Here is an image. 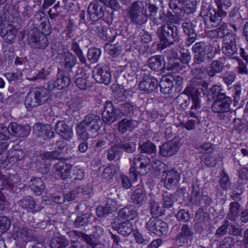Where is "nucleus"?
Here are the masks:
<instances>
[{
	"instance_id": "31",
	"label": "nucleus",
	"mask_w": 248,
	"mask_h": 248,
	"mask_svg": "<svg viewBox=\"0 0 248 248\" xmlns=\"http://www.w3.org/2000/svg\"><path fill=\"white\" fill-rule=\"evenodd\" d=\"M112 228L114 230H117L119 233L124 236L130 234L133 230L132 224L128 221L122 223L119 226H117L115 224H112Z\"/></svg>"
},
{
	"instance_id": "6",
	"label": "nucleus",
	"mask_w": 248,
	"mask_h": 248,
	"mask_svg": "<svg viewBox=\"0 0 248 248\" xmlns=\"http://www.w3.org/2000/svg\"><path fill=\"white\" fill-rule=\"evenodd\" d=\"M222 51L225 55L228 57L233 56L237 51L235 44V37L233 35L228 34L227 32L223 41Z\"/></svg>"
},
{
	"instance_id": "61",
	"label": "nucleus",
	"mask_w": 248,
	"mask_h": 248,
	"mask_svg": "<svg viewBox=\"0 0 248 248\" xmlns=\"http://www.w3.org/2000/svg\"><path fill=\"white\" fill-rule=\"evenodd\" d=\"M228 227L227 222L222 226H221L217 231L216 234L218 236H222L225 234L227 232V229Z\"/></svg>"
},
{
	"instance_id": "1",
	"label": "nucleus",
	"mask_w": 248,
	"mask_h": 248,
	"mask_svg": "<svg viewBox=\"0 0 248 248\" xmlns=\"http://www.w3.org/2000/svg\"><path fill=\"white\" fill-rule=\"evenodd\" d=\"M131 168L130 174L133 183L138 180V175H144L148 170L155 169L159 172L166 171L167 166L158 160L151 162L150 159L146 155L139 154L135 156L133 160L130 161Z\"/></svg>"
},
{
	"instance_id": "11",
	"label": "nucleus",
	"mask_w": 248,
	"mask_h": 248,
	"mask_svg": "<svg viewBox=\"0 0 248 248\" xmlns=\"http://www.w3.org/2000/svg\"><path fill=\"white\" fill-rule=\"evenodd\" d=\"M180 148V144L174 140L164 143L160 148V154L163 156H171L176 154Z\"/></svg>"
},
{
	"instance_id": "54",
	"label": "nucleus",
	"mask_w": 248,
	"mask_h": 248,
	"mask_svg": "<svg viewBox=\"0 0 248 248\" xmlns=\"http://www.w3.org/2000/svg\"><path fill=\"white\" fill-rule=\"evenodd\" d=\"M222 90L221 87L219 85L213 86L210 90V93L212 95V97H216V99H218V96L220 94H224L223 93H221Z\"/></svg>"
},
{
	"instance_id": "19",
	"label": "nucleus",
	"mask_w": 248,
	"mask_h": 248,
	"mask_svg": "<svg viewBox=\"0 0 248 248\" xmlns=\"http://www.w3.org/2000/svg\"><path fill=\"white\" fill-rule=\"evenodd\" d=\"M231 0H221L220 3L218 4V11L219 13H215L214 14L215 19H214L212 16L211 17V20L218 24L221 21V16H226V13L223 12V10L227 9L228 7L231 6Z\"/></svg>"
},
{
	"instance_id": "63",
	"label": "nucleus",
	"mask_w": 248,
	"mask_h": 248,
	"mask_svg": "<svg viewBox=\"0 0 248 248\" xmlns=\"http://www.w3.org/2000/svg\"><path fill=\"white\" fill-rule=\"evenodd\" d=\"M173 205V201L170 196H166L163 199V206L166 208H170Z\"/></svg>"
},
{
	"instance_id": "13",
	"label": "nucleus",
	"mask_w": 248,
	"mask_h": 248,
	"mask_svg": "<svg viewBox=\"0 0 248 248\" xmlns=\"http://www.w3.org/2000/svg\"><path fill=\"white\" fill-rule=\"evenodd\" d=\"M17 30L15 27L11 24L4 25L1 29L0 35L3 37L6 43H12L16 38L17 34Z\"/></svg>"
},
{
	"instance_id": "42",
	"label": "nucleus",
	"mask_w": 248,
	"mask_h": 248,
	"mask_svg": "<svg viewBox=\"0 0 248 248\" xmlns=\"http://www.w3.org/2000/svg\"><path fill=\"white\" fill-rule=\"evenodd\" d=\"M65 67L71 68L75 66L76 59L72 53L68 52L64 54Z\"/></svg>"
},
{
	"instance_id": "47",
	"label": "nucleus",
	"mask_w": 248,
	"mask_h": 248,
	"mask_svg": "<svg viewBox=\"0 0 248 248\" xmlns=\"http://www.w3.org/2000/svg\"><path fill=\"white\" fill-rule=\"evenodd\" d=\"M133 235L136 242L138 244L146 245L149 242V238L144 237L139 232L136 231L134 232Z\"/></svg>"
},
{
	"instance_id": "30",
	"label": "nucleus",
	"mask_w": 248,
	"mask_h": 248,
	"mask_svg": "<svg viewBox=\"0 0 248 248\" xmlns=\"http://www.w3.org/2000/svg\"><path fill=\"white\" fill-rule=\"evenodd\" d=\"M105 9V7L99 8L98 4L94 3L90 5L88 11L92 17L94 18V20H97L104 16V11Z\"/></svg>"
},
{
	"instance_id": "53",
	"label": "nucleus",
	"mask_w": 248,
	"mask_h": 248,
	"mask_svg": "<svg viewBox=\"0 0 248 248\" xmlns=\"http://www.w3.org/2000/svg\"><path fill=\"white\" fill-rule=\"evenodd\" d=\"M198 149L202 154H207L212 151V145L210 143H204L200 145Z\"/></svg>"
},
{
	"instance_id": "20",
	"label": "nucleus",
	"mask_w": 248,
	"mask_h": 248,
	"mask_svg": "<svg viewBox=\"0 0 248 248\" xmlns=\"http://www.w3.org/2000/svg\"><path fill=\"white\" fill-rule=\"evenodd\" d=\"M29 39L30 43L34 48L44 49L47 46L46 38L44 35L41 36L39 33H35L31 36Z\"/></svg>"
},
{
	"instance_id": "34",
	"label": "nucleus",
	"mask_w": 248,
	"mask_h": 248,
	"mask_svg": "<svg viewBox=\"0 0 248 248\" xmlns=\"http://www.w3.org/2000/svg\"><path fill=\"white\" fill-rule=\"evenodd\" d=\"M141 9L140 6V2H134L130 9V14L131 16V18L132 20L137 24H140V20L139 17L140 16V11ZM140 18H141V16H140Z\"/></svg>"
},
{
	"instance_id": "44",
	"label": "nucleus",
	"mask_w": 248,
	"mask_h": 248,
	"mask_svg": "<svg viewBox=\"0 0 248 248\" xmlns=\"http://www.w3.org/2000/svg\"><path fill=\"white\" fill-rule=\"evenodd\" d=\"M239 204L237 202H232L230 204V219L235 220L238 217V213L239 210Z\"/></svg>"
},
{
	"instance_id": "12",
	"label": "nucleus",
	"mask_w": 248,
	"mask_h": 248,
	"mask_svg": "<svg viewBox=\"0 0 248 248\" xmlns=\"http://www.w3.org/2000/svg\"><path fill=\"white\" fill-rule=\"evenodd\" d=\"M103 120L107 124L113 123L118 119V116L112 103L107 102L102 113Z\"/></svg>"
},
{
	"instance_id": "9",
	"label": "nucleus",
	"mask_w": 248,
	"mask_h": 248,
	"mask_svg": "<svg viewBox=\"0 0 248 248\" xmlns=\"http://www.w3.org/2000/svg\"><path fill=\"white\" fill-rule=\"evenodd\" d=\"M9 128H10L11 136L18 138L27 137L31 130L29 125H22L15 122L9 124Z\"/></svg>"
},
{
	"instance_id": "45",
	"label": "nucleus",
	"mask_w": 248,
	"mask_h": 248,
	"mask_svg": "<svg viewBox=\"0 0 248 248\" xmlns=\"http://www.w3.org/2000/svg\"><path fill=\"white\" fill-rule=\"evenodd\" d=\"M22 75V73L20 71H16V72L12 73H7L4 74L5 77L10 82L19 80L21 78Z\"/></svg>"
},
{
	"instance_id": "17",
	"label": "nucleus",
	"mask_w": 248,
	"mask_h": 248,
	"mask_svg": "<svg viewBox=\"0 0 248 248\" xmlns=\"http://www.w3.org/2000/svg\"><path fill=\"white\" fill-rule=\"evenodd\" d=\"M64 170V175L63 174V179L64 177L65 178L71 177L72 175L76 176L75 178L78 180H81L84 177L83 170L80 167L66 165Z\"/></svg>"
},
{
	"instance_id": "64",
	"label": "nucleus",
	"mask_w": 248,
	"mask_h": 248,
	"mask_svg": "<svg viewBox=\"0 0 248 248\" xmlns=\"http://www.w3.org/2000/svg\"><path fill=\"white\" fill-rule=\"evenodd\" d=\"M127 65L133 73H135L139 70V64L138 62L136 61H132L130 63H128Z\"/></svg>"
},
{
	"instance_id": "24",
	"label": "nucleus",
	"mask_w": 248,
	"mask_h": 248,
	"mask_svg": "<svg viewBox=\"0 0 248 248\" xmlns=\"http://www.w3.org/2000/svg\"><path fill=\"white\" fill-rule=\"evenodd\" d=\"M174 78L171 76L163 77L160 82L159 85L161 92L164 94L171 93L173 86Z\"/></svg>"
},
{
	"instance_id": "52",
	"label": "nucleus",
	"mask_w": 248,
	"mask_h": 248,
	"mask_svg": "<svg viewBox=\"0 0 248 248\" xmlns=\"http://www.w3.org/2000/svg\"><path fill=\"white\" fill-rule=\"evenodd\" d=\"M104 2L105 5L114 11H117L120 9V5L116 0H104Z\"/></svg>"
},
{
	"instance_id": "32",
	"label": "nucleus",
	"mask_w": 248,
	"mask_h": 248,
	"mask_svg": "<svg viewBox=\"0 0 248 248\" xmlns=\"http://www.w3.org/2000/svg\"><path fill=\"white\" fill-rule=\"evenodd\" d=\"M33 89L40 105H43L48 101L50 97V92L48 90L45 88H36Z\"/></svg>"
},
{
	"instance_id": "62",
	"label": "nucleus",
	"mask_w": 248,
	"mask_h": 248,
	"mask_svg": "<svg viewBox=\"0 0 248 248\" xmlns=\"http://www.w3.org/2000/svg\"><path fill=\"white\" fill-rule=\"evenodd\" d=\"M122 184L123 187L128 189L131 186L132 182L126 176L123 175L122 176Z\"/></svg>"
},
{
	"instance_id": "35",
	"label": "nucleus",
	"mask_w": 248,
	"mask_h": 248,
	"mask_svg": "<svg viewBox=\"0 0 248 248\" xmlns=\"http://www.w3.org/2000/svg\"><path fill=\"white\" fill-rule=\"evenodd\" d=\"M62 73H61V70L58 68L57 78L56 81L50 82L48 84V88L49 90H53L55 89L58 90L62 89Z\"/></svg>"
},
{
	"instance_id": "41",
	"label": "nucleus",
	"mask_w": 248,
	"mask_h": 248,
	"mask_svg": "<svg viewBox=\"0 0 248 248\" xmlns=\"http://www.w3.org/2000/svg\"><path fill=\"white\" fill-rule=\"evenodd\" d=\"M151 212L153 215L160 216L164 214V210L158 202L154 201L151 205Z\"/></svg>"
},
{
	"instance_id": "4",
	"label": "nucleus",
	"mask_w": 248,
	"mask_h": 248,
	"mask_svg": "<svg viewBox=\"0 0 248 248\" xmlns=\"http://www.w3.org/2000/svg\"><path fill=\"white\" fill-rule=\"evenodd\" d=\"M231 104L232 99L231 97L227 96L225 94H220L218 96V99L215 100L212 105V111L217 113L218 117L222 120L225 117V113L230 110Z\"/></svg>"
},
{
	"instance_id": "38",
	"label": "nucleus",
	"mask_w": 248,
	"mask_h": 248,
	"mask_svg": "<svg viewBox=\"0 0 248 248\" xmlns=\"http://www.w3.org/2000/svg\"><path fill=\"white\" fill-rule=\"evenodd\" d=\"M11 221L9 218L5 216L0 217V234L7 232L11 226Z\"/></svg>"
},
{
	"instance_id": "37",
	"label": "nucleus",
	"mask_w": 248,
	"mask_h": 248,
	"mask_svg": "<svg viewBox=\"0 0 248 248\" xmlns=\"http://www.w3.org/2000/svg\"><path fill=\"white\" fill-rule=\"evenodd\" d=\"M222 70V64L217 61H214L212 62L211 66L208 70V75L211 76H214L216 73H220Z\"/></svg>"
},
{
	"instance_id": "23",
	"label": "nucleus",
	"mask_w": 248,
	"mask_h": 248,
	"mask_svg": "<svg viewBox=\"0 0 248 248\" xmlns=\"http://www.w3.org/2000/svg\"><path fill=\"white\" fill-rule=\"evenodd\" d=\"M205 45L204 43H196L193 46V50L195 53L194 59L196 62L199 63L202 62L206 54Z\"/></svg>"
},
{
	"instance_id": "49",
	"label": "nucleus",
	"mask_w": 248,
	"mask_h": 248,
	"mask_svg": "<svg viewBox=\"0 0 248 248\" xmlns=\"http://www.w3.org/2000/svg\"><path fill=\"white\" fill-rule=\"evenodd\" d=\"M199 120L197 118L196 120H189L186 123H182L180 125L186 128L187 130H192L195 128L196 125L199 123Z\"/></svg>"
},
{
	"instance_id": "48",
	"label": "nucleus",
	"mask_w": 248,
	"mask_h": 248,
	"mask_svg": "<svg viewBox=\"0 0 248 248\" xmlns=\"http://www.w3.org/2000/svg\"><path fill=\"white\" fill-rule=\"evenodd\" d=\"M176 217L179 221L186 222L190 218V215L188 211L185 210H180L177 213Z\"/></svg>"
},
{
	"instance_id": "59",
	"label": "nucleus",
	"mask_w": 248,
	"mask_h": 248,
	"mask_svg": "<svg viewBox=\"0 0 248 248\" xmlns=\"http://www.w3.org/2000/svg\"><path fill=\"white\" fill-rule=\"evenodd\" d=\"M221 186L223 189H226L230 186L228 176L225 173H222L220 181Z\"/></svg>"
},
{
	"instance_id": "55",
	"label": "nucleus",
	"mask_w": 248,
	"mask_h": 248,
	"mask_svg": "<svg viewBox=\"0 0 248 248\" xmlns=\"http://www.w3.org/2000/svg\"><path fill=\"white\" fill-rule=\"evenodd\" d=\"M76 83L81 90H86L87 88L88 85L85 78L78 77L76 80Z\"/></svg>"
},
{
	"instance_id": "10",
	"label": "nucleus",
	"mask_w": 248,
	"mask_h": 248,
	"mask_svg": "<svg viewBox=\"0 0 248 248\" xmlns=\"http://www.w3.org/2000/svg\"><path fill=\"white\" fill-rule=\"evenodd\" d=\"M35 24L38 26V30L41 32L42 35H48L50 32V25L46 17L41 13L35 15Z\"/></svg>"
},
{
	"instance_id": "36",
	"label": "nucleus",
	"mask_w": 248,
	"mask_h": 248,
	"mask_svg": "<svg viewBox=\"0 0 248 248\" xmlns=\"http://www.w3.org/2000/svg\"><path fill=\"white\" fill-rule=\"evenodd\" d=\"M101 54V51L99 49L90 48L88 52V58L92 62H96Z\"/></svg>"
},
{
	"instance_id": "39",
	"label": "nucleus",
	"mask_w": 248,
	"mask_h": 248,
	"mask_svg": "<svg viewBox=\"0 0 248 248\" xmlns=\"http://www.w3.org/2000/svg\"><path fill=\"white\" fill-rule=\"evenodd\" d=\"M118 170V168L114 165H110L106 168L103 172V177L107 180L111 179Z\"/></svg>"
},
{
	"instance_id": "16",
	"label": "nucleus",
	"mask_w": 248,
	"mask_h": 248,
	"mask_svg": "<svg viewBox=\"0 0 248 248\" xmlns=\"http://www.w3.org/2000/svg\"><path fill=\"white\" fill-rule=\"evenodd\" d=\"M29 186L36 195H40L46 188L44 181L39 177H32L28 183Z\"/></svg>"
},
{
	"instance_id": "29",
	"label": "nucleus",
	"mask_w": 248,
	"mask_h": 248,
	"mask_svg": "<svg viewBox=\"0 0 248 248\" xmlns=\"http://www.w3.org/2000/svg\"><path fill=\"white\" fill-rule=\"evenodd\" d=\"M118 215L121 218L133 220L137 217V212L133 206H128L119 210Z\"/></svg>"
},
{
	"instance_id": "28",
	"label": "nucleus",
	"mask_w": 248,
	"mask_h": 248,
	"mask_svg": "<svg viewBox=\"0 0 248 248\" xmlns=\"http://www.w3.org/2000/svg\"><path fill=\"white\" fill-rule=\"evenodd\" d=\"M19 206L28 211L33 212L36 205V202L33 198L30 196L23 197L18 202Z\"/></svg>"
},
{
	"instance_id": "21",
	"label": "nucleus",
	"mask_w": 248,
	"mask_h": 248,
	"mask_svg": "<svg viewBox=\"0 0 248 248\" xmlns=\"http://www.w3.org/2000/svg\"><path fill=\"white\" fill-rule=\"evenodd\" d=\"M176 31V27L171 24H165L162 26L161 29L164 39L167 41L170 40L171 38L174 40H177V34Z\"/></svg>"
},
{
	"instance_id": "22",
	"label": "nucleus",
	"mask_w": 248,
	"mask_h": 248,
	"mask_svg": "<svg viewBox=\"0 0 248 248\" xmlns=\"http://www.w3.org/2000/svg\"><path fill=\"white\" fill-rule=\"evenodd\" d=\"M148 64L150 68L154 71H160L165 66V61L163 56L161 55L154 56L148 60Z\"/></svg>"
},
{
	"instance_id": "26",
	"label": "nucleus",
	"mask_w": 248,
	"mask_h": 248,
	"mask_svg": "<svg viewBox=\"0 0 248 248\" xmlns=\"http://www.w3.org/2000/svg\"><path fill=\"white\" fill-rule=\"evenodd\" d=\"M147 200V194L143 188H137L132 196L133 202L138 206H141Z\"/></svg>"
},
{
	"instance_id": "51",
	"label": "nucleus",
	"mask_w": 248,
	"mask_h": 248,
	"mask_svg": "<svg viewBox=\"0 0 248 248\" xmlns=\"http://www.w3.org/2000/svg\"><path fill=\"white\" fill-rule=\"evenodd\" d=\"M90 221L89 217L86 215H83L82 216L78 217L75 222V225L77 227H79L80 226H84L88 224Z\"/></svg>"
},
{
	"instance_id": "2",
	"label": "nucleus",
	"mask_w": 248,
	"mask_h": 248,
	"mask_svg": "<svg viewBox=\"0 0 248 248\" xmlns=\"http://www.w3.org/2000/svg\"><path fill=\"white\" fill-rule=\"evenodd\" d=\"M101 120L99 116L89 114L86 116L77 128V133L79 139L86 141L89 138L96 137L100 129Z\"/></svg>"
},
{
	"instance_id": "33",
	"label": "nucleus",
	"mask_w": 248,
	"mask_h": 248,
	"mask_svg": "<svg viewBox=\"0 0 248 248\" xmlns=\"http://www.w3.org/2000/svg\"><path fill=\"white\" fill-rule=\"evenodd\" d=\"M137 122L132 120L124 119L119 122L118 130L122 133L131 131L137 126Z\"/></svg>"
},
{
	"instance_id": "18",
	"label": "nucleus",
	"mask_w": 248,
	"mask_h": 248,
	"mask_svg": "<svg viewBox=\"0 0 248 248\" xmlns=\"http://www.w3.org/2000/svg\"><path fill=\"white\" fill-rule=\"evenodd\" d=\"M34 130L38 132L39 136H42L45 140L50 139L54 136V132L51 129L50 125L42 124L41 123L36 124L33 127Z\"/></svg>"
},
{
	"instance_id": "60",
	"label": "nucleus",
	"mask_w": 248,
	"mask_h": 248,
	"mask_svg": "<svg viewBox=\"0 0 248 248\" xmlns=\"http://www.w3.org/2000/svg\"><path fill=\"white\" fill-rule=\"evenodd\" d=\"M237 61L239 64V73L241 74H247L248 69L245 64L243 62L242 60L240 59H238Z\"/></svg>"
},
{
	"instance_id": "25",
	"label": "nucleus",
	"mask_w": 248,
	"mask_h": 248,
	"mask_svg": "<svg viewBox=\"0 0 248 248\" xmlns=\"http://www.w3.org/2000/svg\"><path fill=\"white\" fill-rule=\"evenodd\" d=\"M25 105L29 110L40 105L33 89L30 90L27 94L25 100Z\"/></svg>"
},
{
	"instance_id": "27",
	"label": "nucleus",
	"mask_w": 248,
	"mask_h": 248,
	"mask_svg": "<svg viewBox=\"0 0 248 248\" xmlns=\"http://www.w3.org/2000/svg\"><path fill=\"white\" fill-rule=\"evenodd\" d=\"M117 206L115 202L112 200H109L107 203L105 208L102 206H99L96 210V214L99 217H103L105 215L110 213L116 210Z\"/></svg>"
},
{
	"instance_id": "7",
	"label": "nucleus",
	"mask_w": 248,
	"mask_h": 248,
	"mask_svg": "<svg viewBox=\"0 0 248 248\" xmlns=\"http://www.w3.org/2000/svg\"><path fill=\"white\" fill-rule=\"evenodd\" d=\"M93 77L96 81L100 83L108 85L111 81V75L107 68L103 69L101 67L96 66L93 71Z\"/></svg>"
},
{
	"instance_id": "5",
	"label": "nucleus",
	"mask_w": 248,
	"mask_h": 248,
	"mask_svg": "<svg viewBox=\"0 0 248 248\" xmlns=\"http://www.w3.org/2000/svg\"><path fill=\"white\" fill-rule=\"evenodd\" d=\"M147 228L151 233L156 236L166 234L168 231L167 224L156 218H151L147 223Z\"/></svg>"
},
{
	"instance_id": "40",
	"label": "nucleus",
	"mask_w": 248,
	"mask_h": 248,
	"mask_svg": "<svg viewBox=\"0 0 248 248\" xmlns=\"http://www.w3.org/2000/svg\"><path fill=\"white\" fill-rule=\"evenodd\" d=\"M141 152L145 153L152 154L155 153L156 151L155 146L151 142L147 141L140 145Z\"/></svg>"
},
{
	"instance_id": "58",
	"label": "nucleus",
	"mask_w": 248,
	"mask_h": 248,
	"mask_svg": "<svg viewBox=\"0 0 248 248\" xmlns=\"http://www.w3.org/2000/svg\"><path fill=\"white\" fill-rule=\"evenodd\" d=\"M233 243V240L232 237H227L221 241L218 248H231Z\"/></svg>"
},
{
	"instance_id": "15",
	"label": "nucleus",
	"mask_w": 248,
	"mask_h": 248,
	"mask_svg": "<svg viewBox=\"0 0 248 248\" xmlns=\"http://www.w3.org/2000/svg\"><path fill=\"white\" fill-rule=\"evenodd\" d=\"M180 179L179 173L175 170L168 171L164 181L165 187L168 189H172L179 183Z\"/></svg>"
},
{
	"instance_id": "8",
	"label": "nucleus",
	"mask_w": 248,
	"mask_h": 248,
	"mask_svg": "<svg viewBox=\"0 0 248 248\" xmlns=\"http://www.w3.org/2000/svg\"><path fill=\"white\" fill-rule=\"evenodd\" d=\"M158 84V80L150 76H145L143 80L139 84V89L145 93H149L154 92Z\"/></svg>"
},
{
	"instance_id": "50",
	"label": "nucleus",
	"mask_w": 248,
	"mask_h": 248,
	"mask_svg": "<svg viewBox=\"0 0 248 248\" xmlns=\"http://www.w3.org/2000/svg\"><path fill=\"white\" fill-rule=\"evenodd\" d=\"M73 136V130L71 126L63 125V139L70 140Z\"/></svg>"
},
{
	"instance_id": "46",
	"label": "nucleus",
	"mask_w": 248,
	"mask_h": 248,
	"mask_svg": "<svg viewBox=\"0 0 248 248\" xmlns=\"http://www.w3.org/2000/svg\"><path fill=\"white\" fill-rule=\"evenodd\" d=\"M123 148L127 152H133L136 150V144L135 140L132 139L129 141H127V140L125 141V143L123 145Z\"/></svg>"
},
{
	"instance_id": "57",
	"label": "nucleus",
	"mask_w": 248,
	"mask_h": 248,
	"mask_svg": "<svg viewBox=\"0 0 248 248\" xmlns=\"http://www.w3.org/2000/svg\"><path fill=\"white\" fill-rule=\"evenodd\" d=\"M51 248H62V238L58 237L53 238L50 242Z\"/></svg>"
},
{
	"instance_id": "56",
	"label": "nucleus",
	"mask_w": 248,
	"mask_h": 248,
	"mask_svg": "<svg viewBox=\"0 0 248 248\" xmlns=\"http://www.w3.org/2000/svg\"><path fill=\"white\" fill-rule=\"evenodd\" d=\"M181 231V234L179 236V239L180 241L183 239L184 237H191L192 233L187 226H183Z\"/></svg>"
},
{
	"instance_id": "43",
	"label": "nucleus",
	"mask_w": 248,
	"mask_h": 248,
	"mask_svg": "<svg viewBox=\"0 0 248 248\" xmlns=\"http://www.w3.org/2000/svg\"><path fill=\"white\" fill-rule=\"evenodd\" d=\"M11 135L10 128L6 126L4 124H0V140H6L10 138Z\"/></svg>"
},
{
	"instance_id": "3",
	"label": "nucleus",
	"mask_w": 248,
	"mask_h": 248,
	"mask_svg": "<svg viewBox=\"0 0 248 248\" xmlns=\"http://www.w3.org/2000/svg\"><path fill=\"white\" fill-rule=\"evenodd\" d=\"M199 87L196 88L193 86L187 87L184 92L180 94L177 97V100L180 101L183 98V96L186 95L187 96V99L184 100V102L180 105V108L183 109H185L189 106L190 103V97L191 98L192 106L191 108L192 109H199L201 107V99L200 98V92L199 91L201 88V90L203 94L207 93L208 83L204 81L201 82L200 84L198 85Z\"/></svg>"
},
{
	"instance_id": "14",
	"label": "nucleus",
	"mask_w": 248,
	"mask_h": 248,
	"mask_svg": "<svg viewBox=\"0 0 248 248\" xmlns=\"http://www.w3.org/2000/svg\"><path fill=\"white\" fill-rule=\"evenodd\" d=\"M13 233L15 238H20L25 240L31 236V230L17 222L13 225Z\"/></svg>"
}]
</instances>
